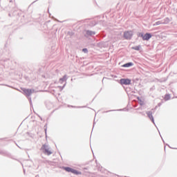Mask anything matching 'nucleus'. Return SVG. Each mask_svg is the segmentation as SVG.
<instances>
[{
  "instance_id": "1",
  "label": "nucleus",
  "mask_w": 177,
  "mask_h": 177,
  "mask_svg": "<svg viewBox=\"0 0 177 177\" xmlns=\"http://www.w3.org/2000/svg\"><path fill=\"white\" fill-rule=\"evenodd\" d=\"M41 150L43 151L44 154H46V156H50V154L53 153L50 150V147H49L46 144L42 145Z\"/></svg>"
},
{
  "instance_id": "2",
  "label": "nucleus",
  "mask_w": 177,
  "mask_h": 177,
  "mask_svg": "<svg viewBox=\"0 0 177 177\" xmlns=\"http://www.w3.org/2000/svg\"><path fill=\"white\" fill-rule=\"evenodd\" d=\"M132 37H133V32L131 30L125 31L124 32V38H125V39H131Z\"/></svg>"
},
{
  "instance_id": "3",
  "label": "nucleus",
  "mask_w": 177,
  "mask_h": 177,
  "mask_svg": "<svg viewBox=\"0 0 177 177\" xmlns=\"http://www.w3.org/2000/svg\"><path fill=\"white\" fill-rule=\"evenodd\" d=\"M24 94L26 95V96L28 97L30 103H31V97H30V96H31V93H32V92H34V90L24 89Z\"/></svg>"
},
{
  "instance_id": "4",
  "label": "nucleus",
  "mask_w": 177,
  "mask_h": 177,
  "mask_svg": "<svg viewBox=\"0 0 177 177\" xmlns=\"http://www.w3.org/2000/svg\"><path fill=\"white\" fill-rule=\"evenodd\" d=\"M64 169L66 171V172H71V174H74L75 175H78L80 172L71 167H64Z\"/></svg>"
},
{
  "instance_id": "5",
  "label": "nucleus",
  "mask_w": 177,
  "mask_h": 177,
  "mask_svg": "<svg viewBox=\"0 0 177 177\" xmlns=\"http://www.w3.org/2000/svg\"><path fill=\"white\" fill-rule=\"evenodd\" d=\"M120 82L121 85H131V80L129 79H121Z\"/></svg>"
},
{
  "instance_id": "6",
  "label": "nucleus",
  "mask_w": 177,
  "mask_h": 177,
  "mask_svg": "<svg viewBox=\"0 0 177 177\" xmlns=\"http://www.w3.org/2000/svg\"><path fill=\"white\" fill-rule=\"evenodd\" d=\"M147 114L149 117V118L151 120V121L153 122V124L154 123V118L153 117V113L151 111H147Z\"/></svg>"
},
{
  "instance_id": "7",
  "label": "nucleus",
  "mask_w": 177,
  "mask_h": 177,
  "mask_svg": "<svg viewBox=\"0 0 177 177\" xmlns=\"http://www.w3.org/2000/svg\"><path fill=\"white\" fill-rule=\"evenodd\" d=\"M151 34L150 33H146L145 35H144V37L142 38L143 41H149V39H150V38H151Z\"/></svg>"
},
{
  "instance_id": "8",
  "label": "nucleus",
  "mask_w": 177,
  "mask_h": 177,
  "mask_svg": "<svg viewBox=\"0 0 177 177\" xmlns=\"http://www.w3.org/2000/svg\"><path fill=\"white\" fill-rule=\"evenodd\" d=\"M169 21H171V20L169 19V18L167 17V18H165L162 21V24H168V23H169Z\"/></svg>"
},
{
  "instance_id": "9",
  "label": "nucleus",
  "mask_w": 177,
  "mask_h": 177,
  "mask_svg": "<svg viewBox=\"0 0 177 177\" xmlns=\"http://www.w3.org/2000/svg\"><path fill=\"white\" fill-rule=\"evenodd\" d=\"M67 81V75H64V77L62 78L59 79V82H61V84H63V82Z\"/></svg>"
},
{
  "instance_id": "10",
  "label": "nucleus",
  "mask_w": 177,
  "mask_h": 177,
  "mask_svg": "<svg viewBox=\"0 0 177 177\" xmlns=\"http://www.w3.org/2000/svg\"><path fill=\"white\" fill-rule=\"evenodd\" d=\"M131 66H133V63L129 62V63L124 64L123 65V67H131Z\"/></svg>"
},
{
  "instance_id": "11",
  "label": "nucleus",
  "mask_w": 177,
  "mask_h": 177,
  "mask_svg": "<svg viewBox=\"0 0 177 177\" xmlns=\"http://www.w3.org/2000/svg\"><path fill=\"white\" fill-rule=\"evenodd\" d=\"M86 34H87V35H95V33L93 31L87 30Z\"/></svg>"
},
{
  "instance_id": "12",
  "label": "nucleus",
  "mask_w": 177,
  "mask_h": 177,
  "mask_svg": "<svg viewBox=\"0 0 177 177\" xmlns=\"http://www.w3.org/2000/svg\"><path fill=\"white\" fill-rule=\"evenodd\" d=\"M171 99V95L169 94H166L165 95V100H169Z\"/></svg>"
},
{
  "instance_id": "13",
  "label": "nucleus",
  "mask_w": 177,
  "mask_h": 177,
  "mask_svg": "<svg viewBox=\"0 0 177 177\" xmlns=\"http://www.w3.org/2000/svg\"><path fill=\"white\" fill-rule=\"evenodd\" d=\"M132 49H133L134 50H140V46L132 47Z\"/></svg>"
},
{
  "instance_id": "14",
  "label": "nucleus",
  "mask_w": 177,
  "mask_h": 177,
  "mask_svg": "<svg viewBox=\"0 0 177 177\" xmlns=\"http://www.w3.org/2000/svg\"><path fill=\"white\" fill-rule=\"evenodd\" d=\"M160 24H162V21H158L156 22L153 26H160Z\"/></svg>"
},
{
  "instance_id": "15",
  "label": "nucleus",
  "mask_w": 177,
  "mask_h": 177,
  "mask_svg": "<svg viewBox=\"0 0 177 177\" xmlns=\"http://www.w3.org/2000/svg\"><path fill=\"white\" fill-rule=\"evenodd\" d=\"M145 36V33L144 32H140L138 34V37H140L141 38L143 39V37Z\"/></svg>"
},
{
  "instance_id": "16",
  "label": "nucleus",
  "mask_w": 177,
  "mask_h": 177,
  "mask_svg": "<svg viewBox=\"0 0 177 177\" xmlns=\"http://www.w3.org/2000/svg\"><path fill=\"white\" fill-rule=\"evenodd\" d=\"M82 52H84V53H88V49L87 48H83Z\"/></svg>"
},
{
  "instance_id": "17",
  "label": "nucleus",
  "mask_w": 177,
  "mask_h": 177,
  "mask_svg": "<svg viewBox=\"0 0 177 177\" xmlns=\"http://www.w3.org/2000/svg\"><path fill=\"white\" fill-rule=\"evenodd\" d=\"M66 86V84L64 85V86H59V88L61 89V91H63V88Z\"/></svg>"
},
{
  "instance_id": "18",
  "label": "nucleus",
  "mask_w": 177,
  "mask_h": 177,
  "mask_svg": "<svg viewBox=\"0 0 177 177\" xmlns=\"http://www.w3.org/2000/svg\"><path fill=\"white\" fill-rule=\"evenodd\" d=\"M0 154H5V151H0Z\"/></svg>"
},
{
  "instance_id": "19",
  "label": "nucleus",
  "mask_w": 177,
  "mask_h": 177,
  "mask_svg": "<svg viewBox=\"0 0 177 177\" xmlns=\"http://www.w3.org/2000/svg\"><path fill=\"white\" fill-rule=\"evenodd\" d=\"M21 91H23V88H21V90H19V92H21Z\"/></svg>"
},
{
  "instance_id": "20",
  "label": "nucleus",
  "mask_w": 177,
  "mask_h": 177,
  "mask_svg": "<svg viewBox=\"0 0 177 177\" xmlns=\"http://www.w3.org/2000/svg\"><path fill=\"white\" fill-rule=\"evenodd\" d=\"M45 133H46V128L45 129Z\"/></svg>"
}]
</instances>
